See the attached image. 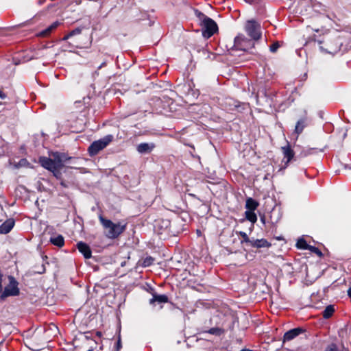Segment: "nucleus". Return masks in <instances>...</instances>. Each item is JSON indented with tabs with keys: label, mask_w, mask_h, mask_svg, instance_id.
Segmentation results:
<instances>
[{
	"label": "nucleus",
	"mask_w": 351,
	"mask_h": 351,
	"mask_svg": "<svg viewBox=\"0 0 351 351\" xmlns=\"http://www.w3.org/2000/svg\"><path fill=\"white\" fill-rule=\"evenodd\" d=\"M71 36H69V34L67 35H66L63 38L62 40H68L69 38H71Z\"/></svg>",
	"instance_id": "obj_41"
},
{
	"label": "nucleus",
	"mask_w": 351,
	"mask_h": 351,
	"mask_svg": "<svg viewBox=\"0 0 351 351\" xmlns=\"http://www.w3.org/2000/svg\"><path fill=\"white\" fill-rule=\"evenodd\" d=\"M254 211V210H246L245 213L246 219L252 223H255L257 220L256 215Z\"/></svg>",
	"instance_id": "obj_25"
},
{
	"label": "nucleus",
	"mask_w": 351,
	"mask_h": 351,
	"mask_svg": "<svg viewBox=\"0 0 351 351\" xmlns=\"http://www.w3.org/2000/svg\"><path fill=\"white\" fill-rule=\"evenodd\" d=\"M162 222L166 228L171 226V222L169 220H163Z\"/></svg>",
	"instance_id": "obj_35"
},
{
	"label": "nucleus",
	"mask_w": 351,
	"mask_h": 351,
	"mask_svg": "<svg viewBox=\"0 0 351 351\" xmlns=\"http://www.w3.org/2000/svg\"><path fill=\"white\" fill-rule=\"evenodd\" d=\"M106 65V62H103L99 66H98V69H101L102 67L105 66Z\"/></svg>",
	"instance_id": "obj_39"
},
{
	"label": "nucleus",
	"mask_w": 351,
	"mask_h": 351,
	"mask_svg": "<svg viewBox=\"0 0 351 351\" xmlns=\"http://www.w3.org/2000/svg\"><path fill=\"white\" fill-rule=\"evenodd\" d=\"M14 226V220L8 219L0 226V234H8Z\"/></svg>",
	"instance_id": "obj_15"
},
{
	"label": "nucleus",
	"mask_w": 351,
	"mask_h": 351,
	"mask_svg": "<svg viewBox=\"0 0 351 351\" xmlns=\"http://www.w3.org/2000/svg\"><path fill=\"white\" fill-rule=\"evenodd\" d=\"M259 204L257 201L252 197H248L246 199L245 208L247 210H255L258 206Z\"/></svg>",
	"instance_id": "obj_20"
},
{
	"label": "nucleus",
	"mask_w": 351,
	"mask_h": 351,
	"mask_svg": "<svg viewBox=\"0 0 351 351\" xmlns=\"http://www.w3.org/2000/svg\"><path fill=\"white\" fill-rule=\"evenodd\" d=\"M261 220L263 223H265V219H264V217H261Z\"/></svg>",
	"instance_id": "obj_45"
},
{
	"label": "nucleus",
	"mask_w": 351,
	"mask_h": 351,
	"mask_svg": "<svg viewBox=\"0 0 351 351\" xmlns=\"http://www.w3.org/2000/svg\"><path fill=\"white\" fill-rule=\"evenodd\" d=\"M7 97V95L0 90V98L1 99H5Z\"/></svg>",
	"instance_id": "obj_37"
},
{
	"label": "nucleus",
	"mask_w": 351,
	"mask_h": 351,
	"mask_svg": "<svg viewBox=\"0 0 351 351\" xmlns=\"http://www.w3.org/2000/svg\"><path fill=\"white\" fill-rule=\"evenodd\" d=\"M82 29L83 27H77L69 33V36H73L75 35L80 34L82 33Z\"/></svg>",
	"instance_id": "obj_29"
},
{
	"label": "nucleus",
	"mask_w": 351,
	"mask_h": 351,
	"mask_svg": "<svg viewBox=\"0 0 351 351\" xmlns=\"http://www.w3.org/2000/svg\"><path fill=\"white\" fill-rule=\"evenodd\" d=\"M168 302V297L166 295H158L156 292L152 293V298L149 300V304L154 305L156 302L165 304Z\"/></svg>",
	"instance_id": "obj_16"
},
{
	"label": "nucleus",
	"mask_w": 351,
	"mask_h": 351,
	"mask_svg": "<svg viewBox=\"0 0 351 351\" xmlns=\"http://www.w3.org/2000/svg\"><path fill=\"white\" fill-rule=\"evenodd\" d=\"M60 23L58 21L53 22L48 27L38 33V36L47 37L53 30H55L60 25Z\"/></svg>",
	"instance_id": "obj_17"
},
{
	"label": "nucleus",
	"mask_w": 351,
	"mask_h": 351,
	"mask_svg": "<svg viewBox=\"0 0 351 351\" xmlns=\"http://www.w3.org/2000/svg\"><path fill=\"white\" fill-rule=\"evenodd\" d=\"M149 292L151 293L152 295L153 292H155L154 289L152 287H149Z\"/></svg>",
	"instance_id": "obj_43"
},
{
	"label": "nucleus",
	"mask_w": 351,
	"mask_h": 351,
	"mask_svg": "<svg viewBox=\"0 0 351 351\" xmlns=\"http://www.w3.org/2000/svg\"><path fill=\"white\" fill-rule=\"evenodd\" d=\"M310 246L309 245L307 244L306 241H305V239H302V238H300L298 240L297 243H296V247L298 248V249H301V250H308L310 249Z\"/></svg>",
	"instance_id": "obj_24"
},
{
	"label": "nucleus",
	"mask_w": 351,
	"mask_h": 351,
	"mask_svg": "<svg viewBox=\"0 0 351 351\" xmlns=\"http://www.w3.org/2000/svg\"><path fill=\"white\" fill-rule=\"evenodd\" d=\"M225 110H234L239 108L238 101H234L232 98H227L225 101Z\"/></svg>",
	"instance_id": "obj_18"
},
{
	"label": "nucleus",
	"mask_w": 351,
	"mask_h": 351,
	"mask_svg": "<svg viewBox=\"0 0 351 351\" xmlns=\"http://www.w3.org/2000/svg\"><path fill=\"white\" fill-rule=\"evenodd\" d=\"M348 295L351 298V287L348 290Z\"/></svg>",
	"instance_id": "obj_42"
},
{
	"label": "nucleus",
	"mask_w": 351,
	"mask_h": 351,
	"mask_svg": "<svg viewBox=\"0 0 351 351\" xmlns=\"http://www.w3.org/2000/svg\"><path fill=\"white\" fill-rule=\"evenodd\" d=\"M53 157L60 169L64 166V162L70 158L65 154L60 152L53 153Z\"/></svg>",
	"instance_id": "obj_14"
},
{
	"label": "nucleus",
	"mask_w": 351,
	"mask_h": 351,
	"mask_svg": "<svg viewBox=\"0 0 351 351\" xmlns=\"http://www.w3.org/2000/svg\"><path fill=\"white\" fill-rule=\"evenodd\" d=\"M343 43L339 40H328L324 45L319 46V49L326 53L335 54L340 51Z\"/></svg>",
	"instance_id": "obj_8"
},
{
	"label": "nucleus",
	"mask_w": 351,
	"mask_h": 351,
	"mask_svg": "<svg viewBox=\"0 0 351 351\" xmlns=\"http://www.w3.org/2000/svg\"><path fill=\"white\" fill-rule=\"evenodd\" d=\"M87 351H93V348H90V349H89V350H87Z\"/></svg>",
	"instance_id": "obj_46"
},
{
	"label": "nucleus",
	"mask_w": 351,
	"mask_h": 351,
	"mask_svg": "<svg viewBox=\"0 0 351 351\" xmlns=\"http://www.w3.org/2000/svg\"><path fill=\"white\" fill-rule=\"evenodd\" d=\"M113 140V136L108 134L104 138L94 141L90 144L88 149V154L90 156L97 155L99 151L104 149Z\"/></svg>",
	"instance_id": "obj_4"
},
{
	"label": "nucleus",
	"mask_w": 351,
	"mask_h": 351,
	"mask_svg": "<svg viewBox=\"0 0 351 351\" xmlns=\"http://www.w3.org/2000/svg\"><path fill=\"white\" fill-rule=\"evenodd\" d=\"M304 330L302 328H295L286 332L284 335V341H291L302 333Z\"/></svg>",
	"instance_id": "obj_12"
},
{
	"label": "nucleus",
	"mask_w": 351,
	"mask_h": 351,
	"mask_svg": "<svg viewBox=\"0 0 351 351\" xmlns=\"http://www.w3.org/2000/svg\"><path fill=\"white\" fill-rule=\"evenodd\" d=\"M309 250L313 252H315L316 254H317L319 256L322 255V252H320V250L318 248L315 247L310 246V249Z\"/></svg>",
	"instance_id": "obj_33"
},
{
	"label": "nucleus",
	"mask_w": 351,
	"mask_h": 351,
	"mask_svg": "<svg viewBox=\"0 0 351 351\" xmlns=\"http://www.w3.org/2000/svg\"><path fill=\"white\" fill-rule=\"evenodd\" d=\"M276 93L266 88L261 89L256 96L257 104L271 107L276 104Z\"/></svg>",
	"instance_id": "obj_3"
},
{
	"label": "nucleus",
	"mask_w": 351,
	"mask_h": 351,
	"mask_svg": "<svg viewBox=\"0 0 351 351\" xmlns=\"http://www.w3.org/2000/svg\"><path fill=\"white\" fill-rule=\"evenodd\" d=\"M9 284L5 287L4 290L0 293L1 299H5L9 296H16L19 294V289L18 287V282L12 276H8Z\"/></svg>",
	"instance_id": "obj_7"
},
{
	"label": "nucleus",
	"mask_w": 351,
	"mask_h": 351,
	"mask_svg": "<svg viewBox=\"0 0 351 351\" xmlns=\"http://www.w3.org/2000/svg\"><path fill=\"white\" fill-rule=\"evenodd\" d=\"M11 165H13V167L15 169H19L21 167H30V163L28 162V160L26 158H21L18 162H10Z\"/></svg>",
	"instance_id": "obj_22"
},
{
	"label": "nucleus",
	"mask_w": 351,
	"mask_h": 351,
	"mask_svg": "<svg viewBox=\"0 0 351 351\" xmlns=\"http://www.w3.org/2000/svg\"><path fill=\"white\" fill-rule=\"evenodd\" d=\"M246 3L249 4H254L256 3L258 0H244Z\"/></svg>",
	"instance_id": "obj_38"
},
{
	"label": "nucleus",
	"mask_w": 351,
	"mask_h": 351,
	"mask_svg": "<svg viewBox=\"0 0 351 351\" xmlns=\"http://www.w3.org/2000/svg\"><path fill=\"white\" fill-rule=\"evenodd\" d=\"M284 158L287 159L285 164L287 165L290 162V160L293 158L294 156L293 151L291 149V147L288 145L282 147Z\"/></svg>",
	"instance_id": "obj_19"
},
{
	"label": "nucleus",
	"mask_w": 351,
	"mask_h": 351,
	"mask_svg": "<svg viewBox=\"0 0 351 351\" xmlns=\"http://www.w3.org/2000/svg\"><path fill=\"white\" fill-rule=\"evenodd\" d=\"M271 245V243L267 239H252L250 243V246L255 248H269Z\"/></svg>",
	"instance_id": "obj_13"
},
{
	"label": "nucleus",
	"mask_w": 351,
	"mask_h": 351,
	"mask_svg": "<svg viewBox=\"0 0 351 351\" xmlns=\"http://www.w3.org/2000/svg\"><path fill=\"white\" fill-rule=\"evenodd\" d=\"M40 163L43 167L49 170L52 173H55L60 168L57 166V164L54 159H51L47 157H40Z\"/></svg>",
	"instance_id": "obj_9"
},
{
	"label": "nucleus",
	"mask_w": 351,
	"mask_h": 351,
	"mask_svg": "<svg viewBox=\"0 0 351 351\" xmlns=\"http://www.w3.org/2000/svg\"><path fill=\"white\" fill-rule=\"evenodd\" d=\"M77 247L79 252L83 254L86 259L90 258L91 257L92 252L88 244L82 241H80L77 243Z\"/></svg>",
	"instance_id": "obj_11"
},
{
	"label": "nucleus",
	"mask_w": 351,
	"mask_h": 351,
	"mask_svg": "<svg viewBox=\"0 0 351 351\" xmlns=\"http://www.w3.org/2000/svg\"><path fill=\"white\" fill-rule=\"evenodd\" d=\"M241 351H252V350H248V349H243V350H241Z\"/></svg>",
	"instance_id": "obj_44"
},
{
	"label": "nucleus",
	"mask_w": 351,
	"mask_h": 351,
	"mask_svg": "<svg viewBox=\"0 0 351 351\" xmlns=\"http://www.w3.org/2000/svg\"><path fill=\"white\" fill-rule=\"evenodd\" d=\"M280 46L279 42H275L269 47V50L271 53H275L277 51Z\"/></svg>",
	"instance_id": "obj_30"
},
{
	"label": "nucleus",
	"mask_w": 351,
	"mask_h": 351,
	"mask_svg": "<svg viewBox=\"0 0 351 351\" xmlns=\"http://www.w3.org/2000/svg\"><path fill=\"white\" fill-rule=\"evenodd\" d=\"M334 312H335L334 305H332V304L328 305L325 308V309L324 310V311L322 313L323 317L324 319H328L332 315Z\"/></svg>",
	"instance_id": "obj_23"
},
{
	"label": "nucleus",
	"mask_w": 351,
	"mask_h": 351,
	"mask_svg": "<svg viewBox=\"0 0 351 351\" xmlns=\"http://www.w3.org/2000/svg\"><path fill=\"white\" fill-rule=\"evenodd\" d=\"M208 332L211 335L219 336L223 332V330L221 328L215 327V328H211L210 330H208Z\"/></svg>",
	"instance_id": "obj_28"
},
{
	"label": "nucleus",
	"mask_w": 351,
	"mask_h": 351,
	"mask_svg": "<svg viewBox=\"0 0 351 351\" xmlns=\"http://www.w3.org/2000/svg\"><path fill=\"white\" fill-rule=\"evenodd\" d=\"M99 219L105 230L106 236L108 239H114L117 238L125 230L126 225L121 223H113L111 220L105 219L101 215Z\"/></svg>",
	"instance_id": "obj_1"
},
{
	"label": "nucleus",
	"mask_w": 351,
	"mask_h": 351,
	"mask_svg": "<svg viewBox=\"0 0 351 351\" xmlns=\"http://www.w3.org/2000/svg\"><path fill=\"white\" fill-rule=\"evenodd\" d=\"M326 351H337L336 346L335 345H332L330 347H328Z\"/></svg>",
	"instance_id": "obj_34"
},
{
	"label": "nucleus",
	"mask_w": 351,
	"mask_h": 351,
	"mask_svg": "<svg viewBox=\"0 0 351 351\" xmlns=\"http://www.w3.org/2000/svg\"><path fill=\"white\" fill-rule=\"evenodd\" d=\"M304 122V119H300L297 122L295 128V132L296 134H300L302 133L305 127Z\"/></svg>",
	"instance_id": "obj_26"
},
{
	"label": "nucleus",
	"mask_w": 351,
	"mask_h": 351,
	"mask_svg": "<svg viewBox=\"0 0 351 351\" xmlns=\"http://www.w3.org/2000/svg\"><path fill=\"white\" fill-rule=\"evenodd\" d=\"M121 347H122V345H121V337H120V336H119V338L114 346L112 351H119L121 350Z\"/></svg>",
	"instance_id": "obj_31"
},
{
	"label": "nucleus",
	"mask_w": 351,
	"mask_h": 351,
	"mask_svg": "<svg viewBox=\"0 0 351 351\" xmlns=\"http://www.w3.org/2000/svg\"><path fill=\"white\" fill-rule=\"evenodd\" d=\"M54 176H56L57 178H59L61 176V173L60 172V169H58L55 173H53Z\"/></svg>",
	"instance_id": "obj_36"
},
{
	"label": "nucleus",
	"mask_w": 351,
	"mask_h": 351,
	"mask_svg": "<svg viewBox=\"0 0 351 351\" xmlns=\"http://www.w3.org/2000/svg\"><path fill=\"white\" fill-rule=\"evenodd\" d=\"M245 31L254 41L258 40L262 36L261 26L254 20H249L245 25Z\"/></svg>",
	"instance_id": "obj_5"
},
{
	"label": "nucleus",
	"mask_w": 351,
	"mask_h": 351,
	"mask_svg": "<svg viewBox=\"0 0 351 351\" xmlns=\"http://www.w3.org/2000/svg\"><path fill=\"white\" fill-rule=\"evenodd\" d=\"M154 258L152 257L146 258L143 261V266L148 267L153 263Z\"/></svg>",
	"instance_id": "obj_32"
},
{
	"label": "nucleus",
	"mask_w": 351,
	"mask_h": 351,
	"mask_svg": "<svg viewBox=\"0 0 351 351\" xmlns=\"http://www.w3.org/2000/svg\"><path fill=\"white\" fill-rule=\"evenodd\" d=\"M155 147L154 143H141L136 147V151L141 154H149Z\"/></svg>",
	"instance_id": "obj_10"
},
{
	"label": "nucleus",
	"mask_w": 351,
	"mask_h": 351,
	"mask_svg": "<svg viewBox=\"0 0 351 351\" xmlns=\"http://www.w3.org/2000/svg\"><path fill=\"white\" fill-rule=\"evenodd\" d=\"M46 1V0H38V3L39 5H42Z\"/></svg>",
	"instance_id": "obj_40"
},
{
	"label": "nucleus",
	"mask_w": 351,
	"mask_h": 351,
	"mask_svg": "<svg viewBox=\"0 0 351 351\" xmlns=\"http://www.w3.org/2000/svg\"><path fill=\"white\" fill-rule=\"evenodd\" d=\"M202 29V36L205 38H210L218 29L217 23L214 20L206 16L204 14L196 11Z\"/></svg>",
	"instance_id": "obj_2"
},
{
	"label": "nucleus",
	"mask_w": 351,
	"mask_h": 351,
	"mask_svg": "<svg viewBox=\"0 0 351 351\" xmlns=\"http://www.w3.org/2000/svg\"><path fill=\"white\" fill-rule=\"evenodd\" d=\"M238 234L242 237L243 240L241 241V243H246L250 245L252 239H250L247 234L243 231H240Z\"/></svg>",
	"instance_id": "obj_27"
},
{
	"label": "nucleus",
	"mask_w": 351,
	"mask_h": 351,
	"mask_svg": "<svg viewBox=\"0 0 351 351\" xmlns=\"http://www.w3.org/2000/svg\"><path fill=\"white\" fill-rule=\"evenodd\" d=\"M254 43L252 40L247 39L244 35L239 34L234 38V45L232 49L248 51L254 48Z\"/></svg>",
	"instance_id": "obj_6"
},
{
	"label": "nucleus",
	"mask_w": 351,
	"mask_h": 351,
	"mask_svg": "<svg viewBox=\"0 0 351 351\" xmlns=\"http://www.w3.org/2000/svg\"><path fill=\"white\" fill-rule=\"evenodd\" d=\"M50 242L58 247H62L64 244V237L59 234L56 237H51Z\"/></svg>",
	"instance_id": "obj_21"
}]
</instances>
